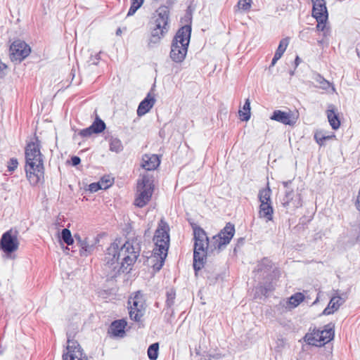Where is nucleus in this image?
<instances>
[{"label": "nucleus", "instance_id": "55", "mask_svg": "<svg viewBox=\"0 0 360 360\" xmlns=\"http://www.w3.org/2000/svg\"><path fill=\"white\" fill-rule=\"evenodd\" d=\"M243 243H244V238H240L238 239V243H237L238 246L242 245Z\"/></svg>", "mask_w": 360, "mask_h": 360}, {"label": "nucleus", "instance_id": "26", "mask_svg": "<svg viewBox=\"0 0 360 360\" xmlns=\"http://www.w3.org/2000/svg\"><path fill=\"white\" fill-rule=\"evenodd\" d=\"M166 307L168 309L170 310V316H172L174 315V309L173 306L175 302L176 299V291L174 288H169L167 290L166 292Z\"/></svg>", "mask_w": 360, "mask_h": 360}, {"label": "nucleus", "instance_id": "56", "mask_svg": "<svg viewBox=\"0 0 360 360\" xmlns=\"http://www.w3.org/2000/svg\"><path fill=\"white\" fill-rule=\"evenodd\" d=\"M59 220H60V218L58 219L56 224H55V226H56V229L59 230V227L60 226H63V225H60V223L59 222Z\"/></svg>", "mask_w": 360, "mask_h": 360}, {"label": "nucleus", "instance_id": "40", "mask_svg": "<svg viewBox=\"0 0 360 360\" xmlns=\"http://www.w3.org/2000/svg\"><path fill=\"white\" fill-rule=\"evenodd\" d=\"M317 21L316 30L318 31L324 32L323 35H326V32H325L326 30V22L328 20V17L325 18H315Z\"/></svg>", "mask_w": 360, "mask_h": 360}, {"label": "nucleus", "instance_id": "8", "mask_svg": "<svg viewBox=\"0 0 360 360\" xmlns=\"http://www.w3.org/2000/svg\"><path fill=\"white\" fill-rule=\"evenodd\" d=\"M70 250L72 256L75 257L77 255L87 257L94 251V245L89 244L86 238L82 239L77 233L75 234L74 237L72 236L71 232L69 230V251Z\"/></svg>", "mask_w": 360, "mask_h": 360}, {"label": "nucleus", "instance_id": "23", "mask_svg": "<svg viewBox=\"0 0 360 360\" xmlns=\"http://www.w3.org/2000/svg\"><path fill=\"white\" fill-rule=\"evenodd\" d=\"M274 208L271 203L260 204L259 215L261 218H264L266 221L273 219Z\"/></svg>", "mask_w": 360, "mask_h": 360}, {"label": "nucleus", "instance_id": "31", "mask_svg": "<svg viewBox=\"0 0 360 360\" xmlns=\"http://www.w3.org/2000/svg\"><path fill=\"white\" fill-rule=\"evenodd\" d=\"M290 42V38L285 37L282 39L278 44V46L274 53V56H277L278 58H281L282 56L283 55L284 52L285 51L288 44Z\"/></svg>", "mask_w": 360, "mask_h": 360}, {"label": "nucleus", "instance_id": "2", "mask_svg": "<svg viewBox=\"0 0 360 360\" xmlns=\"http://www.w3.org/2000/svg\"><path fill=\"white\" fill-rule=\"evenodd\" d=\"M194 250H193V269L195 274L204 267L207 259V252L208 249L221 250L226 246L233 238L235 234V226L231 222L226 223V226L214 236L211 242L207 236L205 231L200 226H193Z\"/></svg>", "mask_w": 360, "mask_h": 360}, {"label": "nucleus", "instance_id": "42", "mask_svg": "<svg viewBox=\"0 0 360 360\" xmlns=\"http://www.w3.org/2000/svg\"><path fill=\"white\" fill-rule=\"evenodd\" d=\"M290 205H292L294 209L299 208L302 206V198L300 193H296V195L290 202Z\"/></svg>", "mask_w": 360, "mask_h": 360}, {"label": "nucleus", "instance_id": "20", "mask_svg": "<svg viewBox=\"0 0 360 360\" xmlns=\"http://www.w3.org/2000/svg\"><path fill=\"white\" fill-rule=\"evenodd\" d=\"M277 277H274L272 276L271 277H266L263 278L264 282L263 283L259 284L256 288V294L262 295L263 296L266 297L268 293L274 290V286L273 284V281L276 279Z\"/></svg>", "mask_w": 360, "mask_h": 360}, {"label": "nucleus", "instance_id": "32", "mask_svg": "<svg viewBox=\"0 0 360 360\" xmlns=\"http://www.w3.org/2000/svg\"><path fill=\"white\" fill-rule=\"evenodd\" d=\"M123 150L122 141L116 137H111L110 139V150L118 153Z\"/></svg>", "mask_w": 360, "mask_h": 360}, {"label": "nucleus", "instance_id": "6", "mask_svg": "<svg viewBox=\"0 0 360 360\" xmlns=\"http://www.w3.org/2000/svg\"><path fill=\"white\" fill-rule=\"evenodd\" d=\"M154 190L153 180L148 176L143 175L137 183V195L134 205L142 208L150 200Z\"/></svg>", "mask_w": 360, "mask_h": 360}, {"label": "nucleus", "instance_id": "38", "mask_svg": "<svg viewBox=\"0 0 360 360\" xmlns=\"http://www.w3.org/2000/svg\"><path fill=\"white\" fill-rule=\"evenodd\" d=\"M333 137H335V136L334 134L332 136H326V135L323 134L321 132H316L314 134V139L316 140V143L320 146H322L324 145L325 141L329 140Z\"/></svg>", "mask_w": 360, "mask_h": 360}, {"label": "nucleus", "instance_id": "54", "mask_svg": "<svg viewBox=\"0 0 360 360\" xmlns=\"http://www.w3.org/2000/svg\"><path fill=\"white\" fill-rule=\"evenodd\" d=\"M310 30H311V29H310L309 27H307V28H306L305 30H304L300 33V37L301 39H304V38L305 37V35H304V31H305V30L309 31Z\"/></svg>", "mask_w": 360, "mask_h": 360}, {"label": "nucleus", "instance_id": "21", "mask_svg": "<svg viewBox=\"0 0 360 360\" xmlns=\"http://www.w3.org/2000/svg\"><path fill=\"white\" fill-rule=\"evenodd\" d=\"M142 160L141 166L148 171L155 170L160 164V160L157 155H145Z\"/></svg>", "mask_w": 360, "mask_h": 360}, {"label": "nucleus", "instance_id": "29", "mask_svg": "<svg viewBox=\"0 0 360 360\" xmlns=\"http://www.w3.org/2000/svg\"><path fill=\"white\" fill-rule=\"evenodd\" d=\"M242 110H239V115L242 121H248L250 118V102L249 98L245 101Z\"/></svg>", "mask_w": 360, "mask_h": 360}, {"label": "nucleus", "instance_id": "27", "mask_svg": "<svg viewBox=\"0 0 360 360\" xmlns=\"http://www.w3.org/2000/svg\"><path fill=\"white\" fill-rule=\"evenodd\" d=\"M304 300V296L302 292H296L285 300L286 304L289 305L290 309H292L297 307Z\"/></svg>", "mask_w": 360, "mask_h": 360}, {"label": "nucleus", "instance_id": "12", "mask_svg": "<svg viewBox=\"0 0 360 360\" xmlns=\"http://www.w3.org/2000/svg\"><path fill=\"white\" fill-rule=\"evenodd\" d=\"M273 263L271 259L267 257H264L260 261L258 262L256 267L254 269V272H257L259 274V276L262 277V278H265L266 277H271L274 276V277L279 276V271L277 269H274L272 270Z\"/></svg>", "mask_w": 360, "mask_h": 360}, {"label": "nucleus", "instance_id": "35", "mask_svg": "<svg viewBox=\"0 0 360 360\" xmlns=\"http://www.w3.org/2000/svg\"><path fill=\"white\" fill-rule=\"evenodd\" d=\"M295 195L296 193L294 192L293 189L286 190L285 192V196L282 200L283 206L285 208H288L290 206V202Z\"/></svg>", "mask_w": 360, "mask_h": 360}, {"label": "nucleus", "instance_id": "15", "mask_svg": "<svg viewBox=\"0 0 360 360\" xmlns=\"http://www.w3.org/2000/svg\"><path fill=\"white\" fill-rule=\"evenodd\" d=\"M69 360H87L86 355L79 344L69 339Z\"/></svg>", "mask_w": 360, "mask_h": 360}, {"label": "nucleus", "instance_id": "24", "mask_svg": "<svg viewBox=\"0 0 360 360\" xmlns=\"http://www.w3.org/2000/svg\"><path fill=\"white\" fill-rule=\"evenodd\" d=\"M314 81L316 83L315 86L316 88L321 89L323 90H328L330 88L332 89L333 91H335V88L332 86L331 83H330L328 80H326L322 75L319 73L315 74L313 76Z\"/></svg>", "mask_w": 360, "mask_h": 360}, {"label": "nucleus", "instance_id": "43", "mask_svg": "<svg viewBox=\"0 0 360 360\" xmlns=\"http://www.w3.org/2000/svg\"><path fill=\"white\" fill-rule=\"evenodd\" d=\"M111 185V183H110L109 184H106L103 187V186L100 184V182H96V183H92L89 185V190L91 192V193H94V192H96L98 191V190L100 189H106L108 188Z\"/></svg>", "mask_w": 360, "mask_h": 360}, {"label": "nucleus", "instance_id": "16", "mask_svg": "<svg viewBox=\"0 0 360 360\" xmlns=\"http://www.w3.org/2000/svg\"><path fill=\"white\" fill-rule=\"evenodd\" d=\"M169 10L167 6H162L158 8L156 11V15L153 17V20L158 25L167 27L169 29Z\"/></svg>", "mask_w": 360, "mask_h": 360}, {"label": "nucleus", "instance_id": "25", "mask_svg": "<svg viewBox=\"0 0 360 360\" xmlns=\"http://www.w3.org/2000/svg\"><path fill=\"white\" fill-rule=\"evenodd\" d=\"M150 36L148 41V46L153 48L160 42L165 35H160V30L150 27Z\"/></svg>", "mask_w": 360, "mask_h": 360}, {"label": "nucleus", "instance_id": "28", "mask_svg": "<svg viewBox=\"0 0 360 360\" xmlns=\"http://www.w3.org/2000/svg\"><path fill=\"white\" fill-rule=\"evenodd\" d=\"M271 190L269 186H267L266 188L259 190L258 193V198L260 204H263L264 202L271 203Z\"/></svg>", "mask_w": 360, "mask_h": 360}, {"label": "nucleus", "instance_id": "47", "mask_svg": "<svg viewBox=\"0 0 360 360\" xmlns=\"http://www.w3.org/2000/svg\"><path fill=\"white\" fill-rule=\"evenodd\" d=\"M357 225H352V227L353 228L354 231L356 232V240L360 241V214L359 217L357 218Z\"/></svg>", "mask_w": 360, "mask_h": 360}, {"label": "nucleus", "instance_id": "19", "mask_svg": "<svg viewBox=\"0 0 360 360\" xmlns=\"http://www.w3.org/2000/svg\"><path fill=\"white\" fill-rule=\"evenodd\" d=\"M313 4L312 16L314 18L328 17L324 0H311Z\"/></svg>", "mask_w": 360, "mask_h": 360}, {"label": "nucleus", "instance_id": "11", "mask_svg": "<svg viewBox=\"0 0 360 360\" xmlns=\"http://www.w3.org/2000/svg\"><path fill=\"white\" fill-rule=\"evenodd\" d=\"M10 58L12 61L20 63L31 52L28 44L21 40H16L12 43L9 49Z\"/></svg>", "mask_w": 360, "mask_h": 360}, {"label": "nucleus", "instance_id": "4", "mask_svg": "<svg viewBox=\"0 0 360 360\" xmlns=\"http://www.w3.org/2000/svg\"><path fill=\"white\" fill-rule=\"evenodd\" d=\"M191 40V28L188 26L181 27L174 35L172 44L169 57L176 63L183 62L186 56Z\"/></svg>", "mask_w": 360, "mask_h": 360}, {"label": "nucleus", "instance_id": "34", "mask_svg": "<svg viewBox=\"0 0 360 360\" xmlns=\"http://www.w3.org/2000/svg\"><path fill=\"white\" fill-rule=\"evenodd\" d=\"M144 0H131V6L128 11L127 17L131 16L142 6Z\"/></svg>", "mask_w": 360, "mask_h": 360}, {"label": "nucleus", "instance_id": "48", "mask_svg": "<svg viewBox=\"0 0 360 360\" xmlns=\"http://www.w3.org/2000/svg\"><path fill=\"white\" fill-rule=\"evenodd\" d=\"M100 53H98L94 56H91L90 58V60H89V63H90V65H96L98 63V62L101 59Z\"/></svg>", "mask_w": 360, "mask_h": 360}, {"label": "nucleus", "instance_id": "58", "mask_svg": "<svg viewBox=\"0 0 360 360\" xmlns=\"http://www.w3.org/2000/svg\"><path fill=\"white\" fill-rule=\"evenodd\" d=\"M122 33V30L120 28H118L117 30H116V34L117 35H120Z\"/></svg>", "mask_w": 360, "mask_h": 360}, {"label": "nucleus", "instance_id": "46", "mask_svg": "<svg viewBox=\"0 0 360 360\" xmlns=\"http://www.w3.org/2000/svg\"><path fill=\"white\" fill-rule=\"evenodd\" d=\"M18 160L17 159L15 158H11L10 160V161L8 162V170L9 172H13L14 171L17 167H18Z\"/></svg>", "mask_w": 360, "mask_h": 360}, {"label": "nucleus", "instance_id": "14", "mask_svg": "<svg viewBox=\"0 0 360 360\" xmlns=\"http://www.w3.org/2000/svg\"><path fill=\"white\" fill-rule=\"evenodd\" d=\"M270 119L275 120L285 125L293 126L296 123V117L291 112H284L281 110H276L273 112Z\"/></svg>", "mask_w": 360, "mask_h": 360}, {"label": "nucleus", "instance_id": "30", "mask_svg": "<svg viewBox=\"0 0 360 360\" xmlns=\"http://www.w3.org/2000/svg\"><path fill=\"white\" fill-rule=\"evenodd\" d=\"M91 129H93V131L95 132V134H100L103 132L106 127L105 123L103 120H102L100 117H96L95 120L93 122V123L90 125Z\"/></svg>", "mask_w": 360, "mask_h": 360}, {"label": "nucleus", "instance_id": "13", "mask_svg": "<svg viewBox=\"0 0 360 360\" xmlns=\"http://www.w3.org/2000/svg\"><path fill=\"white\" fill-rule=\"evenodd\" d=\"M347 299V292L339 294L337 290L335 294L331 297L327 307L323 310L324 315H330L337 311L340 307L344 304Z\"/></svg>", "mask_w": 360, "mask_h": 360}, {"label": "nucleus", "instance_id": "57", "mask_svg": "<svg viewBox=\"0 0 360 360\" xmlns=\"http://www.w3.org/2000/svg\"><path fill=\"white\" fill-rule=\"evenodd\" d=\"M295 62L296 65H299V63L300 62V59L299 56H296Z\"/></svg>", "mask_w": 360, "mask_h": 360}, {"label": "nucleus", "instance_id": "33", "mask_svg": "<svg viewBox=\"0 0 360 360\" xmlns=\"http://www.w3.org/2000/svg\"><path fill=\"white\" fill-rule=\"evenodd\" d=\"M58 238L60 248L65 252L68 250V228L63 229L60 233H58Z\"/></svg>", "mask_w": 360, "mask_h": 360}, {"label": "nucleus", "instance_id": "10", "mask_svg": "<svg viewBox=\"0 0 360 360\" xmlns=\"http://www.w3.org/2000/svg\"><path fill=\"white\" fill-rule=\"evenodd\" d=\"M18 235V231L12 229L4 233L0 239V249L7 255L15 252L19 247Z\"/></svg>", "mask_w": 360, "mask_h": 360}, {"label": "nucleus", "instance_id": "17", "mask_svg": "<svg viewBox=\"0 0 360 360\" xmlns=\"http://www.w3.org/2000/svg\"><path fill=\"white\" fill-rule=\"evenodd\" d=\"M127 321L124 319L115 320L112 321L109 327L108 333L112 337L122 338L125 334Z\"/></svg>", "mask_w": 360, "mask_h": 360}, {"label": "nucleus", "instance_id": "36", "mask_svg": "<svg viewBox=\"0 0 360 360\" xmlns=\"http://www.w3.org/2000/svg\"><path fill=\"white\" fill-rule=\"evenodd\" d=\"M159 343L155 342L150 345L148 349V356L150 360H156L158 356Z\"/></svg>", "mask_w": 360, "mask_h": 360}, {"label": "nucleus", "instance_id": "22", "mask_svg": "<svg viewBox=\"0 0 360 360\" xmlns=\"http://www.w3.org/2000/svg\"><path fill=\"white\" fill-rule=\"evenodd\" d=\"M327 117L332 129L337 130L340 126V120L338 113L336 112L333 105H330L326 111Z\"/></svg>", "mask_w": 360, "mask_h": 360}, {"label": "nucleus", "instance_id": "44", "mask_svg": "<svg viewBox=\"0 0 360 360\" xmlns=\"http://www.w3.org/2000/svg\"><path fill=\"white\" fill-rule=\"evenodd\" d=\"M150 27H153V28H155V29H157L158 30H160V35H165L168 31H169V28L167 27H164V26H162L160 25H158V23H156L154 21H152L150 22Z\"/></svg>", "mask_w": 360, "mask_h": 360}, {"label": "nucleus", "instance_id": "5", "mask_svg": "<svg viewBox=\"0 0 360 360\" xmlns=\"http://www.w3.org/2000/svg\"><path fill=\"white\" fill-rule=\"evenodd\" d=\"M155 248L153 249L155 255L160 257V264L156 267L157 270H160L165 262L167 255V252L169 246V229L166 226H159L155 233L153 237Z\"/></svg>", "mask_w": 360, "mask_h": 360}, {"label": "nucleus", "instance_id": "37", "mask_svg": "<svg viewBox=\"0 0 360 360\" xmlns=\"http://www.w3.org/2000/svg\"><path fill=\"white\" fill-rule=\"evenodd\" d=\"M192 11L191 10L190 6L188 7L187 10L186 11L185 15L184 17L181 18V22L182 24H184L183 26H188L191 28V31L192 30L191 28V24H192Z\"/></svg>", "mask_w": 360, "mask_h": 360}, {"label": "nucleus", "instance_id": "45", "mask_svg": "<svg viewBox=\"0 0 360 360\" xmlns=\"http://www.w3.org/2000/svg\"><path fill=\"white\" fill-rule=\"evenodd\" d=\"M91 126H89V127H86L84 129L80 130V131L79 132V134L82 137L91 136L92 134H95V132L93 131V129H91Z\"/></svg>", "mask_w": 360, "mask_h": 360}, {"label": "nucleus", "instance_id": "39", "mask_svg": "<svg viewBox=\"0 0 360 360\" xmlns=\"http://www.w3.org/2000/svg\"><path fill=\"white\" fill-rule=\"evenodd\" d=\"M287 301L285 300H282L279 302L278 304L275 306V310L278 311L280 314H283L287 312L288 311H290V307L286 304Z\"/></svg>", "mask_w": 360, "mask_h": 360}, {"label": "nucleus", "instance_id": "18", "mask_svg": "<svg viewBox=\"0 0 360 360\" xmlns=\"http://www.w3.org/2000/svg\"><path fill=\"white\" fill-rule=\"evenodd\" d=\"M155 103V98L151 96L150 93L148 94V95L144 98L143 101H141L138 106L136 110L137 115L139 117H141L146 115L153 107Z\"/></svg>", "mask_w": 360, "mask_h": 360}, {"label": "nucleus", "instance_id": "9", "mask_svg": "<svg viewBox=\"0 0 360 360\" xmlns=\"http://www.w3.org/2000/svg\"><path fill=\"white\" fill-rule=\"evenodd\" d=\"M334 337V330L331 326L326 325L323 330L314 329L312 333H307L304 340L312 346H321L330 342Z\"/></svg>", "mask_w": 360, "mask_h": 360}, {"label": "nucleus", "instance_id": "53", "mask_svg": "<svg viewBox=\"0 0 360 360\" xmlns=\"http://www.w3.org/2000/svg\"><path fill=\"white\" fill-rule=\"evenodd\" d=\"M280 58H278L277 56H274V58H272V60H271V65H270V68L271 67H273L275 65V64L276 63V62L279 60Z\"/></svg>", "mask_w": 360, "mask_h": 360}, {"label": "nucleus", "instance_id": "52", "mask_svg": "<svg viewBox=\"0 0 360 360\" xmlns=\"http://www.w3.org/2000/svg\"><path fill=\"white\" fill-rule=\"evenodd\" d=\"M64 347H65V350L63 351L62 358H63V360H68V345L64 346Z\"/></svg>", "mask_w": 360, "mask_h": 360}, {"label": "nucleus", "instance_id": "3", "mask_svg": "<svg viewBox=\"0 0 360 360\" xmlns=\"http://www.w3.org/2000/svg\"><path fill=\"white\" fill-rule=\"evenodd\" d=\"M39 142L36 137V142L29 143L25 148V172L27 179L32 185L43 182L44 178L43 159Z\"/></svg>", "mask_w": 360, "mask_h": 360}, {"label": "nucleus", "instance_id": "7", "mask_svg": "<svg viewBox=\"0 0 360 360\" xmlns=\"http://www.w3.org/2000/svg\"><path fill=\"white\" fill-rule=\"evenodd\" d=\"M128 305L131 320L140 322L146 309V300L142 292L138 290L134 292L129 298Z\"/></svg>", "mask_w": 360, "mask_h": 360}, {"label": "nucleus", "instance_id": "41", "mask_svg": "<svg viewBox=\"0 0 360 360\" xmlns=\"http://www.w3.org/2000/svg\"><path fill=\"white\" fill-rule=\"evenodd\" d=\"M252 1V0H239L236 6L244 11H248L250 9Z\"/></svg>", "mask_w": 360, "mask_h": 360}, {"label": "nucleus", "instance_id": "1", "mask_svg": "<svg viewBox=\"0 0 360 360\" xmlns=\"http://www.w3.org/2000/svg\"><path fill=\"white\" fill-rule=\"evenodd\" d=\"M141 238L134 237L124 243L116 238L107 248L104 264L102 267L103 276L106 281H113L121 274H128L140 255Z\"/></svg>", "mask_w": 360, "mask_h": 360}, {"label": "nucleus", "instance_id": "51", "mask_svg": "<svg viewBox=\"0 0 360 360\" xmlns=\"http://www.w3.org/2000/svg\"><path fill=\"white\" fill-rule=\"evenodd\" d=\"M291 183H292V180H288V181H283L282 184H283V187L286 188V190H290L291 188H289L288 186Z\"/></svg>", "mask_w": 360, "mask_h": 360}, {"label": "nucleus", "instance_id": "50", "mask_svg": "<svg viewBox=\"0 0 360 360\" xmlns=\"http://www.w3.org/2000/svg\"><path fill=\"white\" fill-rule=\"evenodd\" d=\"M80 162H81L80 158L75 155L71 158L70 161H69V165L70 164L72 166H77L78 165L80 164Z\"/></svg>", "mask_w": 360, "mask_h": 360}, {"label": "nucleus", "instance_id": "49", "mask_svg": "<svg viewBox=\"0 0 360 360\" xmlns=\"http://www.w3.org/2000/svg\"><path fill=\"white\" fill-rule=\"evenodd\" d=\"M6 69H7V65L6 64H4V63L1 62V60H0V79H3L6 72Z\"/></svg>", "mask_w": 360, "mask_h": 360}]
</instances>
